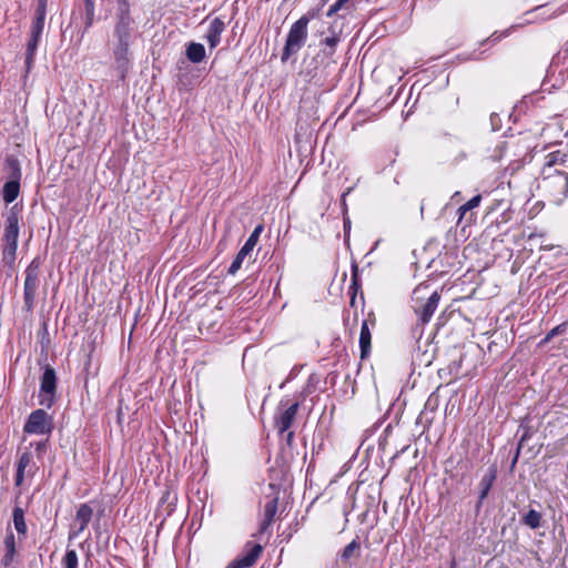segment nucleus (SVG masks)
I'll use <instances>...</instances> for the list:
<instances>
[{"instance_id":"c9c22d12","label":"nucleus","mask_w":568,"mask_h":568,"mask_svg":"<svg viewBox=\"0 0 568 568\" xmlns=\"http://www.w3.org/2000/svg\"><path fill=\"white\" fill-rule=\"evenodd\" d=\"M94 22V16H90V13L84 14V29L83 32H87L90 30V28L93 26Z\"/></svg>"},{"instance_id":"79ce46f5","label":"nucleus","mask_w":568,"mask_h":568,"mask_svg":"<svg viewBox=\"0 0 568 568\" xmlns=\"http://www.w3.org/2000/svg\"><path fill=\"white\" fill-rule=\"evenodd\" d=\"M293 436H294V433L293 432H288L287 433V436H286V440L288 444H291L292 439H293Z\"/></svg>"},{"instance_id":"6e6552de","label":"nucleus","mask_w":568,"mask_h":568,"mask_svg":"<svg viewBox=\"0 0 568 568\" xmlns=\"http://www.w3.org/2000/svg\"><path fill=\"white\" fill-rule=\"evenodd\" d=\"M285 407L284 410L278 412L274 416V424L280 434L286 433L291 426L293 425V422L297 415L298 408H300V400H296L288 405V402L285 399H282L280 402V407Z\"/></svg>"},{"instance_id":"423d86ee","label":"nucleus","mask_w":568,"mask_h":568,"mask_svg":"<svg viewBox=\"0 0 568 568\" xmlns=\"http://www.w3.org/2000/svg\"><path fill=\"white\" fill-rule=\"evenodd\" d=\"M57 374L53 367L45 365L40 377L39 405L51 408L57 397Z\"/></svg>"},{"instance_id":"a878e982","label":"nucleus","mask_w":568,"mask_h":568,"mask_svg":"<svg viewBox=\"0 0 568 568\" xmlns=\"http://www.w3.org/2000/svg\"><path fill=\"white\" fill-rule=\"evenodd\" d=\"M12 518H13V525H14L17 532L20 536H26L27 531H28V527H27V524L24 520V510L21 507L16 506L12 511Z\"/></svg>"},{"instance_id":"9d476101","label":"nucleus","mask_w":568,"mask_h":568,"mask_svg":"<svg viewBox=\"0 0 568 568\" xmlns=\"http://www.w3.org/2000/svg\"><path fill=\"white\" fill-rule=\"evenodd\" d=\"M263 231V225H257L254 231L250 234L248 239L244 243V245L241 247L236 256L234 257L233 262L231 263L227 273L231 275H234L242 266L244 258L246 255H248L254 246L256 245L260 234Z\"/></svg>"},{"instance_id":"a18cd8bd","label":"nucleus","mask_w":568,"mask_h":568,"mask_svg":"<svg viewBox=\"0 0 568 568\" xmlns=\"http://www.w3.org/2000/svg\"><path fill=\"white\" fill-rule=\"evenodd\" d=\"M450 568H457V564L455 560L452 561Z\"/></svg>"},{"instance_id":"4be33fe9","label":"nucleus","mask_w":568,"mask_h":568,"mask_svg":"<svg viewBox=\"0 0 568 568\" xmlns=\"http://www.w3.org/2000/svg\"><path fill=\"white\" fill-rule=\"evenodd\" d=\"M185 55L192 63H201L205 59V48L202 43L190 42L186 45Z\"/></svg>"},{"instance_id":"e433bc0d","label":"nucleus","mask_w":568,"mask_h":568,"mask_svg":"<svg viewBox=\"0 0 568 568\" xmlns=\"http://www.w3.org/2000/svg\"><path fill=\"white\" fill-rule=\"evenodd\" d=\"M342 8H343V7H341V6L338 4V2H335V3H333V4L329 7V9H328V10H327V12H326V16H327V17H332V16H334L335 13H337Z\"/></svg>"},{"instance_id":"ea45409f","label":"nucleus","mask_w":568,"mask_h":568,"mask_svg":"<svg viewBox=\"0 0 568 568\" xmlns=\"http://www.w3.org/2000/svg\"><path fill=\"white\" fill-rule=\"evenodd\" d=\"M47 1L48 0H38L37 8L47 10Z\"/></svg>"},{"instance_id":"72a5a7b5","label":"nucleus","mask_w":568,"mask_h":568,"mask_svg":"<svg viewBox=\"0 0 568 568\" xmlns=\"http://www.w3.org/2000/svg\"><path fill=\"white\" fill-rule=\"evenodd\" d=\"M4 243H6V247L3 251L4 255H9L12 258H14L16 252L18 248V242H4Z\"/></svg>"},{"instance_id":"f257e3e1","label":"nucleus","mask_w":568,"mask_h":568,"mask_svg":"<svg viewBox=\"0 0 568 568\" xmlns=\"http://www.w3.org/2000/svg\"><path fill=\"white\" fill-rule=\"evenodd\" d=\"M440 301L438 291L430 292V285L419 284L412 295V308L418 322L426 324L430 321Z\"/></svg>"},{"instance_id":"4c0bfd02","label":"nucleus","mask_w":568,"mask_h":568,"mask_svg":"<svg viewBox=\"0 0 568 568\" xmlns=\"http://www.w3.org/2000/svg\"><path fill=\"white\" fill-rule=\"evenodd\" d=\"M550 172H551V175L567 173V171L562 170L561 166H551Z\"/></svg>"},{"instance_id":"393cba45","label":"nucleus","mask_w":568,"mask_h":568,"mask_svg":"<svg viewBox=\"0 0 568 568\" xmlns=\"http://www.w3.org/2000/svg\"><path fill=\"white\" fill-rule=\"evenodd\" d=\"M20 192V183L16 181H7L2 189V197L6 203H12L17 200Z\"/></svg>"},{"instance_id":"dca6fc26","label":"nucleus","mask_w":568,"mask_h":568,"mask_svg":"<svg viewBox=\"0 0 568 568\" xmlns=\"http://www.w3.org/2000/svg\"><path fill=\"white\" fill-rule=\"evenodd\" d=\"M31 464H32V455L30 452H24L19 456L18 463H17V473H16V478H14L16 486L22 485V483L24 480L27 468H29L28 476H32L34 474V470H32L33 465H31Z\"/></svg>"},{"instance_id":"aec40b11","label":"nucleus","mask_w":568,"mask_h":568,"mask_svg":"<svg viewBox=\"0 0 568 568\" xmlns=\"http://www.w3.org/2000/svg\"><path fill=\"white\" fill-rule=\"evenodd\" d=\"M3 544L4 555L1 559V564L4 567H9L13 562L17 555L16 538L12 531H7Z\"/></svg>"},{"instance_id":"2eb2a0df","label":"nucleus","mask_w":568,"mask_h":568,"mask_svg":"<svg viewBox=\"0 0 568 568\" xmlns=\"http://www.w3.org/2000/svg\"><path fill=\"white\" fill-rule=\"evenodd\" d=\"M93 516V509L88 504H81L75 514L78 529L70 532L69 538H75L88 527Z\"/></svg>"},{"instance_id":"0eeeda50","label":"nucleus","mask_w":568,"mask_h":568,"mask_svg":"<svg viewBox=\"0 0 568 568\" xmlns=\"http://www.w3.org/2000/svg\"><path fill=\"white\" fill-rule=\"evenodd\" d=\"M52 429V417L41 408L33 410L23 426V432L32 435H48Z\"/></svg>"},{"instance_id":"5701e85b","label":"nucleus","mask_w":568,"mask_h":568,"mask_svg":"<svg viewBox=\"0 0 568 568\" xmlns=\"http://www.w3.org/2000/svg\"><path fill=\"white\" fill-rule=\"evenodd\" d=\"M4 170L7 172L8 181H16L20 183L21 180V168L20 162L14 156H7L4 163Z\"/></svg>"},{"instance_id":"2f4dec72","label":"nucleus","mask_w":568,"mask_h":568,"mask_svg":"<svg viewBox=\"0 0 568 568\" xmlns=\"http://www.w3.org/2000/svg\"><path fill=\"white\" fill-rule=\"evenodd\" d=\"M567 327H568L567 323H561V324L555 326L552 329H550L547 333L546 337L544 338V342L547 343V342L551 341L555 336L566 333Z\"/></svg>"},{"instance_id":"473e14b6","label":"nucleus","mask_w":568,"mask_h":568,"mask_svg":"<svg viewBox=\"0 0 568 568\" xmlns=\"http://www.w3.org/2000/svg\"><path fill=\"white\" fill-rule=\"evenodd\" d=\"M45 14L47 10L37 8L34 20L32 23L44 27Z\"/></svg>"},{"instance_id":"f3484780","label":"nucleus","mask_w":568,"mask_h":568,"mask_svg":"<svg viewBox=\"0 0 568 568\" xmlns=\"http://www.w3.org/2000/svg\"><path fill=\"white\" fill-rule=\"evenodd\" d=\"M567 160H568V153L566 152L565 149H558V150L551 151L545 155L541 170L549 169V172H550L551 166L568 168L566 165Z\"/></svg>"},{"instance_id":"37998d69","label":"nucleus","mask_w":568,"mask_h":568,"mask_svg":"<svg viewBox=\"0 0 568 568\" xmlns=\"http://www.w3.org/2000/svg\"><path fill=\"white\" fill-rule=\"evenodd\" d=\"M349 0H337L336 2H338V4L341 7H344Z\"/></svg>"},{"instance_id":"1a4fd4ad","label":"nucleus","mask_w":568,"mask_h":568,"mask_svg":"<svg viewBox=\"0 0 568 568\" xmlns=\"http://www.w3.org/2000/svg\"><path fill=\"white\" fill-rule=\"evenodd\" d=\"M131 43L130 41H115L112 50L114 65L122 80L126 77L131 67Z\"/></svg>"},{"instance_id":"7c9ffc66","label":"nucleus","mask_w":568,"mask_h":568,"mask_svg":"<svg viewBox=\"0 0 568 568\" xmlns=\"http://www.w3.org/2000/svg\"><path fill=\"white\" fill-rule=\"evenodd\" d=\"M361 548V544L358 539H353L345 548L343 549L341 557L343 560H349L356 551Z\"/></svg>"},{"instance_id":"412c9836","label":"nucleus","mask_w":568,"mask_h":568,"mask_svg":"<svg viewBox=\"0 0 568 568\" xmlns=\"http://www.w3.org/2000/svg\"><path fill=\"white\" fill-rule=\"evenodd\" d=\"M246 546L248 549L245 551V554L237 557L242 564V567L245 568L253 566L263 551V547L260 544L248 542Z\"/></svg>"},{"instance_id":"6ab92c4d","label":"nucleus","mask_w":568,"mask_h":568,"mask_svg":"<svg viewBox=\"0 0 568 568\" xmlns=\"http://www.w3.org/2000/svg\"><path fill=\"white\" fill-rule=\"evenodd\" d=\"M329 36L320 42L322 52L326 57H331L335 53L337 44L341 42V31H336L333 26L328 28Z\"/></svg>"},{"instance_id":"f03ea898","label":"nucleus","mask_w":568,"mask_h":568,"mask_svg":"<svg viewBox=\"0 0 568 568\" xmlns=\"http://www.w3.org/2000/svg\"><path fill=\"white\" fill-rule=\"evenodd\" d=\"M135 30V20L131 14L130 1L116 0L113 30L115 41L133 42Z\"/></svg>"},{"instance_id":"7ed1b4c3","label":"nucleus","mask_w":568,"mask_h":568,"mask_svg":"<svg viewBox=\"0 0 568 568\" xmlns=\"http://www.w3.org/2000/svg\"><path fill=\"white\" fill-rule=\"evenodd\" d=\"M310 20L311 17L304 14L291 26L281 54L282 62H286L304 47L307 40Z\"/></svg>"},{"instance_id":"ddd939ff","label":"nucleus","mask_w":568,"mask_h":568,"mask_svg":"<svg viewBox=\"0 0 568 568\" xmlns=\"http://www.w3.org/2000/svg\"><path fill=\"white\" fill-rule=\"evenodd\" d=\"M20 214L17 205H13L7 214L3 233L4 242H18Z\"/></svg>"},{"instance_id":"c03bdc74","label":"nucleus","mask_w":568,"mask_h":568,"mask_svg":"<svg viewBox=\"0 0 568 568\" xmlns=\"http://www.w3.org/2000/svg\"><path fill=\"white\" fill-rule=\"evenodd\" d=\"M349 0H337L336 2H338V4L341 7H344Z\"/></svg>"},{"instance_id":"39448f33","label":"nucleus","mask_w":568,"mask_h":568,"mask_svg":"<svg viewBox=\"0 0 568 568\" xmlns=\"http://www.w3.org/2000/svg\"><path fill=\"white\" fill-rule=\"evenodd\" d=\"M42 261L39 256L34 257L26 268V278L23 284L24 308L31 312L36 305L37 291L39 288V274Z\"/></svg>"},{"instance_id":"c756f323","label":"nucleus","mask_w":568,"mask_h":568,"mask_svg":"<svg viewBox=\"0 0 568 568\" xmlns=\"http://www.w3.org/2000/svg\"><path fill=\"white\" fill-rule=\"evenodd\" d=\"M63 568H78V554L74 549H67L62 558Z\"/></svg>"},{"instance_id":"c85d7f7f","label":"nucleus","mask_w":568,"mask_h":568,"mask_svg":"<svg viewBox=\"0 0 568 568\" xmlns=\"http://www.w3.org/2000/svg\"><path fill=\"white\" fill-rule=\"evenodd\" d=\"M519 432H521V435H520V438H519L517 453H516V455H515V457L513 459V465H515L517 463L519 452L524 447L525 442L530 439L532 434H534V430L531 429V427L526 426V425H520Z\"/></svg>"},{"instance_id":"f8f14e48","label":"nucleus","mask_w":568,"mask_h":568,"mask_svg":"<svg viewBox=\"0 0 568 568\" xmlns=\"http://www.w3.org/2000/svg\"><path fill=\"white\" fill-rule=\"evenodd\" d=\"M44 27L38 24H31L30 38L27 42V51H26V69L27 72H30L33 65L34 55L39 45V40L42 36Z\"/></svg>"},{"instance_id":"a211bd4d","label":"nucleus","mask_w":568,"mask_h":568,"mask_svg":"<svg viewBox=\"0 0 568 568\" xmlns=\"http://www.w3.org/2000/svg\"><path fill=\"white\" fill-rule=\"evenodd\" d=\"M277 497H274L264 505L263 519L260 524L258 534H265L271 526L277 511Z\"/></svg>"},{"instance_id":"4468645a","label":"nucleus","mask_w":568,"mask_h":568,"mask_svg":"<svg viewBox=\"0 0 568 568\" xmlns=\"http://www.w3.org/2000/svg\"><path fill=\"white\" fill-rule=\"evenodd\" d=\"M226 24L225 22L220 18H214L206 30V33L204 36L205 40L209 43L210 49L216 48L221 42V36L225 31Z\"/></svg>"},{"instance_id":"cd10ccee","label":"nucleus","mask_w":568,"mask_h":568,"mask_svg":"<svg viewBox=\"0 0 568 568\" xmlns=\"http://www.w3.org/2000/svg\"><path fill=\"white\" fill-rule=\"evenodd\" d=\"M523 523L531 529H537L541 525V514L530 509L523 518Z\"/></svg>"},{"instance_id":"58836bf2","label":"nucleus","mask_w":568,"mask_h":568,"mask_svg":"<svg viewBox=\"0 0 568 568\" xmlns=\"http://www.w3.org/2000/svg\"><path fill=\"white\" fill-rule=\"evenodd\" d=\"M226 568H245V567H242V564L240 562V559L236 558Z\"/></svg>"},{"instance_id":"b1692460","label":"nucleus","mask_w":568,"mask_h":568,"mask_svg":"<svg viewBox=\"0 0 568 568\" xmlns=\"http://www.w3.org/2000/svg\"><path fill=\"white\" fill-rule=\"evenodd\" d=\"M371 332L367 325V322L364 321L361 326V334H359V347H361V356L362 358H365L369 351H371Z\"/></svg>"},{"instance_id":"bb28decb","label":"nucleus","mask_w":568,"mask_h":568,"mask_svg":"<svg viewBox=\"0 0 568 568\" xmlns=\"http://www.w3.org/2000/svg\"><path fill=\"white\" fill-rule=\"evenodd\" d=\"M481 202V195L477 194L473 196L470 200H468L465 204L458 207L457 213L459 215L458 222L460 223L468 211H471L473 209L477 207Z\"/></svg>"},{"instance_id":"9b49d317","label":"nucleus","mask_w":568,"mask_h":568,"mask_svg":"<svg viewBox=\"0 0 568 568\" xmlns=\"http://www.w3.org/2000/svg\"><path fill=\"white\" fill-rule=\"evenodd\" d=\"M497 473H498L497 466L490 465L487 468L486 473L483 475V477L478 484V500L475 505L476 513L480 511L484 500L487 498V496L497 478Z\"/></svg>"},{"instance_id":"a19ab883","label":"nucleus","mask_w":568,"mask_h":568,"mask_svg":"<svg viewBox=\"0 0 568 568\" xmlns=\"http://www.w3.org/2000/svg\"><path fill=\"white\" fill-rule=\"evenodd\" d=\"M349 229H351V221L348 219H345L344 220V231H345V234L348 233Z\"/></svg>"},{"instance_id":"f704fd0d","label":"nucleus","mask_w":568,"mask_h":568,"mask_svg":"<svg viewBox=\"0 0 568 568\" xmlns=\"http://www.w3.org/2000/svg\"><path fill=\"white\" fill-rule=\"evenodd\" d=\"M84 3V14L90 13V16L95 14V6L94 0H83Z\"/></svg>"},{"instance_id":"20e7f679","label":"nucleus","mask_w":568,"mask_h":568,"mask_svg":"<svg viewBox=\"0 0 568 568\" xmlns=\"http://www.w3.org/2000/svg\"><path fill=\"white\" fill-rule=\"evenodd\" d=\"M540 174L541 187L549 193L554 203L561 204L568 196V173L551 175L546 169Z\"/></svg>"}]
</instances>
